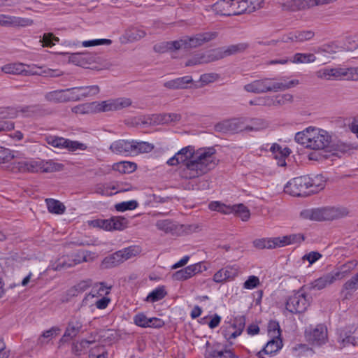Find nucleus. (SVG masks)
<instances>
[{"label": "nucleus", "mask_w": 358, "mask_h": 358, "mask_svg": "<svg viewBox=\"0 0 358 358\" xmlns=\"http://www.w3.org/2000/svg\"><path fill=\"white\" fill-rule=\"evenodd\" d=\"M218 162L214 147L200 148L196 150L194 146L187 145L171 157L167 161V164L169 166L184 164L185 167L180 172L181 177L185 179H193L214 169Z\"/></svg>", "instance_id": "1"}, {"label": "nucleus", "mask_w": 358, "mask_h": 358, "mask_svg": "<svg viewBox=\"0 0 358 358\" xmlns=\"http://www.w3.org/2000/svg\"><path fill=\"white\" fill-rule=\"evenodd\" d=\"M294 139L296 142L306 148L327 150L328 146L331 142V136L324 129L310 127L297 132Z\"/></svg>", "instance_id": "2"}, {"label": "nucleus", "mask_w": 358, "mask_h": 358, "mask_svg": "<svg viewBox=\"0 0 358 358\" xmlns=\"http://www.w3.org/2000/svg\"><path fill=\"white\" fill-rule=\"evenodd\" d=\"M299 81L296 79L287 80L286 78L282 77L277 80L273 78H264L256 80L244 86V90L248 92L255 94L266 93L268 92L285 91L299 85Z\"/></svg>", "instance_id": "3"}, {"label": "nucleus", "mask_w": 358, "mask_h": 358, "mask_svg": "<svg viewBox=\"0 0 358 358\" xmlns=\"http://www.w3.org/2000/svg\"><path fill=\"white\" fill-rule=\"evenodd\" d=\"M347 214L348 211L345 208L327 207L304 210L301 212L300 217L305 220L324 221L338 219Z\"/></svg>", "instance_id": "4"}, {"label": "nucleus", "mask_w": 358, "mask_h": 358, "mask_svg": "<svg viewBox=\"0 0 358 358\" xmlns=\"http://www.w3.org/2000/svg\"><path fill=\"white\" fill-rule=\"evenodd\" d=\"M307 287L303 286L298 291L288 296L285 303L286 310L291 313H304L311 303L312 298L306 292Z\"/></svg>", "instance_id": "5"}, {"label": "nucleus", "mask_w": 358, "mask_h": 358, "mask_svg": "<svg viewBox=\"0 0 358 358\" xmlns=\"http://www.w3.org/2000/svg\"><path fill=\"white\" fill-rule=\"evenodd\" d=\"M217 35L216 32L198 34L192 37H185L182 39L172 41L171 43H169V47L175 48V50L194 48L215 38Z\"/></svg>", "instance_id": "6"}, {"label": "nucleus", "mask_w": 358, "mask_h": 358, "mask_svg": "<svg viewBox=\"0 0 358 358\" xmlns=\"http://www.w3.org/2000/svg\"><path fill=\"white\" fill-rule=\"evenodd\" d=\"M139 252L140 249L138 246L132 245L125 248L106 257L102 261V266L106 268L117 266L124 262L136 256Z\"/></svg>", "instance_id": "7"}, {"label": "nucleus", "mask_w": 358, "mask_h": 358, "mask_svg": "<svg viewBox=\"0 0 358 358\" xmlns=\"http://www.w3.org/2000/svg\"><path fill=\"white\" fill-rule=\"evenodd\" d=\"M308 176L294 178L289 180L284 187V192L294 196H306L310 194Z\"/></svg>", "instance_id": "8"}, {"label": "nucleus", "mask_w": 358, "mask_h": 358, "mask_svg": "<svg viewBox=\"0 0 358 358\" xmlns=\"http://www.w3.org/2000/svg\"><path fill=\"white\" fill-rule=\"evenodd\" d=\"M263 0H239L231 3V12L224 13L225 15H239L243 13H250L262 7Z\"/></svg>", "instance_id": "9"}, {"label": "nucleus", "mask_w": 358, "mask_h": 358, "mask_svg": "<svg viewBox=\"0 0 358 358\" xmlns=\"http://www.w3.org/2000/svg\"><path fill=\"white\" fill-rule=\"evenodd\" d=\"M45 141L48 145L54 148L59 149H67L69 151L72 152L77 150H85L87 148L84 143L56 136H49L45 137Z\"/></svg>", "instance_id": "10"}, {"label": "nucleus", "mask_w": 358, "mask_h": 358, "mask_svg": "<svg viewBox=\"0 0 358 358\" xmlns=\"http://www.w3.org/2000/svg\"><path fill=\"white\" fill-rule=\"evenodd\" d=\"M131 103L130 99L125 97L112 99L100 102L94 101L96 113L122 110L130 106Z\"/></svg>", "instance_id": "11"}, {"label": "nucleus", "mask_w": 358, "mask_h": 358, "mask_svg": "<svg viewBox=\"0 0 358 358\" xmlns=\"http://www.w3.org/2000/svg\"><path fill=\"white\" fill-rule=\"evenodd\" d=\"M227 127L234 132H238L243 130L245 131H259L261 129L268 127V122L260 118H255L251 120V124L248 125L245 127L241 126L240 120H234L226 123Z\"/></svg>", "instance_id": "12"}, {"label": "nucleus", "mask_w": 358, "mask_h": 358, "mask_svg": "<svg viewBox=\"0 0 358 358\" xmlns=\"http://www.w3.org/2000/svg\"><path fill=\"white\" fill-rule=\"evenodd\" d=\"M306 337L313 345H321L327 339V328L322 324L317 325L315 328L306 331Z\"/></svg>", "instance_id": "13"}, {"label": "nucleus", "mask_w": 358, "mask_h": 358, "mask_svg": "<svg viewBox=\"0 0 358 358\" xmlns=\"http://www.w3.org/2000/svg\"><path fill=\"white\" fill-rule=\"evenodd\" d=\"M83 327L81 317L73 315L69 320L65 332L61 338V341L66 342L75 338Z\"/></svg>", "instance_id": "14"}, {"label": "nucleus", "mask_w": 358, "mask_h": 358, "mask_svg": "<svg viewBox=\"0 0 358 358\" xmlns=\"http://www.w3.org/2000/svg\"><path fill=\"white\" fill-rule=\"evenodd\" d=\"M239 268L237 266H227L220 269L213 275V281L217 283H223L234 280L238 276Z\"/></svg>", "instance_id": "15"}, {"label": "nucleus", "mask_w": 358, "mask_h": 358, "mask_svg": "<svg viewBox=\"0 0 358 358\" xmlns=\"http://www.w3.org/2000/svg\"><path fill=\"white\" fill-rule=\"evenodd\" d=\"M201 271V264L197 263L175 272L173 274V278L180 281L186 280Z\"/></svg>", "instance_id": "16"}, {"label": "nucleus", "mask_w": 358, "mask_h": 358, "mask_svg": "<svg viewBox=\"0 0 358 358\" xmlns=\"http://www.w3.org/2000/svg\"><path fill=\"white\" fill-rule=\"evenodd\" d=\"M248 48V44L241 43L238 44L231 45L227 48L213 49L215 55L217 57V60L225 57L242 52Z\"/></svg>", "instance_id": "17"}, {"label": "nucleus", "mask_w": 358, "mask_h": 358, "mask_svg": "<svg viewBox=\"0 0 358 358\" xmlns=\"http://www.w3.org/2000/svg\"><path fill=\"white\" fill-rule=\"evenodd\" d=\"M133 146V140L120 139L110 145V150L117 155H132Z\"/></svg>", "instance_id": "18"}, {"label": "nucleus", "mask_w": 358, "mask_h": 358, "mask_svg": "<svg viewBox=\"0 0 358 358\" xmlns=\"http://www.w3.org/2000/svg\"><path fill=\"white\" fill-rule=\"evenodd\" d=\"M331 78L338 79L345 77L347 79L358 80V67L357 68H331Z\"/></svg>", "instance_id": "19"}, {"label": "nucleus", "mask_w": 358, "mask_h": 358, "mask_svg": "<svg viewBox=\"0 0 358 358\" xmlns=\"http://www.w3.org/2000/svg\"><path fill=\"white\" fill-rule=\"evenodd\" d=\"M217 60V57L215 55L213 50H210L206 53L196 55L186 62L185 66H189L207 64Z\"/></svg>", "instance_id": "20"}, {"label": "nucleus", "mask_w": 358, "mask_h": 358, "mask_svg": "<svg viewBox=\"0 0 358 358\" xmlns=\"http://www.w3.org/2000/svg\"><path fill=\"white\" fill-rule=\"evenodd\" d=\"M303 236L301 234H291L282 237L273 238V248L284 247L290 244L300 243L303 241Z\"/></svg>", "instance_id": "21"}, {"label": "nucleus", "mask_w": 358, "mask_h": 358, "mask_svg": "<svg viewBox=\"0 0 358 358\" xmlns=\"http://www.w3.org/2000/svg\"><path fill=\"white\" fill-rule=\"evenodd\" d=\"M86 261L84 255L82 256V259H71V257H62L57 262L52 264V268L56 271H60L62 269H66L72 267L75 265L83 263Z\"/></svg>", "instance_id": "22"}, {"label": "nucleus", "mask_w": 358, "mask_h": 358, "mask_svg": "<svg viewBox=\"0 0 358 358\" xmlns=\"http://www.w3.org/2000/svg\"><path fill=\"white\" fill-rule=\"evenodd\" d=\"M32 24V20L6 15H0V26H22L25 27Z\"/></svg>", "instance_id": "23"}, {"label": "nucleus", "mask_w": 358, "mask_h": 358, "mask_svg": "<svg viewBox=\"0 0 358 358\" xmlns=\"http://www.w3.org/2000/svg\"><path fill=\"white\" fill-rule=\"evenodd\" d=\"M282 342L281 338H271L265 347L257 353L259 358H265L264 355H272L281 349Z\"/></svg>", "instance_id": "24"}, {"label": "nucleus", "mask_w": 358, "mask_h": 358, "mask_svg": "<svg viewBox=\"0 0 358 358\" xmlns=\"http://www.w3.org/2000/svg\"><path fill=\"white\" fill-rule=\"evenodd\" d=\"M338 348L342 349L350 345L355 346L357 344V340L352 336L350 330L347 329H340L338 336Z\"/></svg>", "instance_id": "25"}, {"label": "nucleus", "mask_w": 358, "mask_h": 358, "mask_svg": "<svg viewBox=\"0 0 358 358\" xmlns=\"http://www.w3.org/2000/svg\"><path fill=\"white\" fill-rule=\"evenodd\" d=\"M336 280L333 272L326 273L320 278L313 281L309 286L310 289L321 290L333 284Z\"/></svg>", "instance_id": "26"}, {"label": "nucleus", "mask_w": 358, "mask_h": 358, "mask_svg": "<svg viewBox=\"0 0 358 358\" xmlns=\"http://www.w3.org/2000/svg\"><path fill=\"white\" fill-rule=\"evenodd\" d=\"M358 265V262L357 260H350L348 262L345 263L340 266L337 269L333 271V273L337 280H341L348 275L355 269V268Z\"/></svg>", "instance_id": "27"}, {"label": "nucleus", "mask_w": 358, "mask_h": 358, "mask_svg": "<svg viewBox=\"0 0 358 358\" xmlns=\"http://www.w3.org/2000/svg\"><path fill=\"white\" fill-rule=\"evenodd\" d=\"M293 101L292 95L289 94H279L275 96H270L266 98L264 106H281Z\"/></svg>", "instance_id": "28"}, {"label": "nucleus", "mask_w": 358, "mask_h": 358, "mask_svg": "<svg viewBox=\"0 0 358 358\" xmlns=\"http://www.w3.org/2000/svg\"><path fill=\"white\" fill-rule=\"evenodd\" d=\"M38 160H22L14 163L13 169L20 172H37Z\"/></svg>", "instance_id": "29"}, {"label": "nucleus", "mask_w": 358, "mask_h": 358, "mask_svg": "<svg viewBox=\"0 0 358 358\" xmlns=\"http://www.w3.org/2000/svg\"><path fill=\"white\" fill-rule=\"evenodd\" d=\"M205 358H238V357L230 349L217 350L210 348L206 351Z\"/></svg>", "instance_id": "30"}, {"label": "nucleus", "mask_w": 358, "mask_h": 358, "mask_svg": "<svg viewBox=\"0 0 358 358\" xmlns=\"http://www.w3.org/2000/svg\"><path fill=\"white\" fill-rule=\"evenodd\" d=\"M38 168L37 172L41 171L44 173H50L55 171H62L64 165L59 163H56L52 160L43 161L38 160Z\"/></svg>", "instance_id": "31"}, {"label": "nucleus", "mask_w": 358, "mask_h": 358, "mask_svg": "<svg viewBox=\"0 0 358 358\" xmlns=\"http://www.w3.org/2000/svg\"><path fill=\"white\" fill-rule=\"evenodd\" d=\"M326 185V180L322 175H317L314 178L310 177L308 187L310 194H315L323 189Z\"/></svg>", "instance_id": "32"}, {"label": "nucleus", "mask_w": 358, "mask_h": 358, "mask_svg": "<svg viewBox=\"0 0 358 358\" xmlns=\"http://www.w3.org/2000/svg\"><path fill=\"white\" fill-rule=\"evenodd\" d=\"M350 150V145L331 137V142L328 146L327 151L333 152V155H338V153H345Z\"/></svg>", "instance_id": "33"}, {"label": "nucleus", "mask_w": 358, "mask_h": 358, "mask_svg": "<svg viewBox=\"0 0 358 358\" xmlns=\"http://www.w3.org/2000/svg\"><path fill=\"white\" fill-rule=\"evenodd\" d=\"M132 155H136L140 153H148L154 149V145L145 141H137L133 140Z\"/></svg>", "instance_id": "34"}, {"label": "nucleus", "mask_w": 358, "mask_h": 358, "mask_svg": "<svg viewBox=\"0 0 358 358\" xmlns=\"http://www.w3.org/2000/svg\"><path fill=\"white\" fill-rule=\"evenodd\" d=\"M26 64L23 63H10L1 67V71L7 74L20 75L24 71Z\"/></svg>", "instance_id": "35"}, {"label": "nucleus", "mask_w": 358, "mask_h": 358, "mask_svg": "<svg viewBox=\"0 0 358 358\" xmlns=\"http://www.w3.org/2000/svg\"><path fill=\"white\" fill-rule=\"evenodd\" d=\"M46 205L48 211L51 213L61 215L65 211V206L58 200L53 199H46Z\"/></svg>", "instance_id": "36"}, {"label": "nucleus", "mask_w": 358, "mask_h": 358, "mask_svg": "<svg viewBox=\"0 0 358 358\" xmlns=\"http://www.w3.org/2000/svg\"><path fill=\"white\" fill-rule=\"evenodd\" d=\"M45 100L55 103H65L64 90H57L45 93Z\"/></svg>", "instance_id": "37"}, {"label": "nucleus", "mask_w": 358, "mask_h": 358, "mask_svg": "<svg viewBox=\"0 0 358 358\" xmlns=\"http://www.w3.org/2000/svg\"><path fill=\"white\" fill-rule=\"evenodd\" d=\"M358 289V272L348 280L343 285L342 292H345V296L351 295Z\"/></svg>", "instance_id": "38"}, {"label": "nucleus", "mask_w": 358, "mask_h": 358, "mask_svg": "<svg viewBox=\"0 0 358 358\" xmlns=\"http://www.w3.org/2000/svg\"><path fill=\"white\" fill-rule=\"evenodd\" d=\"M113 169L121 173H129L136 169V164L133 162L122 161L113 165Z\"/></svg>", "instance_id": "39"}, {"label": "nucleus", "mask_w": 358, "mask_h": 358, "mask_svg": "<svg viewBox=\"0 0 358 358\" xmlns=\"http://www.w3.org/2000/svg\"><path fill=\"white\" fill-rule=\"evenodd\" d=\"M18 113H22L25 117H35L36 115H41L43 109L39 105H30L20 106L17 108Z\"/></svg>", "instance_id": "40"}, {"label": "nucleus", "mask_w": 358, "mask_h": 358, "mask_svg": "<svg viewBox=\"0 0 358 358\" xmlns=\"http://www.w3.org/2000/svg\"><path fill=\"white\" fill-rule=\"evenodd\" d=\"M110 228L109 231L123 230L127 227L128 222L126 218L122 216H113L108 219Z\"/></svg>", "instance_id": "41"}, {"label": "nucleus", "mask_w": 358, "mask_h": 358, "mask_svg": "<svg viewBox=\"0 0 358 358\" xmlns=\"http://www.w3.org/2000/svg\"><path fill=\"white\" fill-rule=\"evenodd\" d=\"M316 57L312 53H296L293 55L290 62L294 64L313 63L315 62Z\"/></svg>", "instance_id": "42"}, {"label": "nucleus", "mask_w": 358, "mask_h": 358, "mask_svg": "<svg viewBox=\"0 0 358 358\" xmlns=\"http://www.w3.org/2000/svg\"><path fill=\"white\" fill-rule=\"evenodd\" d=\"M92 285L91 280H82L79 282L77 285L72 287L68 290V294L71 296H77L83 292H84L87 289H88Z\"/></svg>", "instance_id": "43"}, {"label": "nucleus", "mask_w": 358, "mask_h": 358, "mask_svg": "<svg viewBox=\"0 0 358 358\" xmlns=\"http://www.w3.org/2000/svg\"><path fill=\"white\" fill-rule=\"evenodd\" d=\"M167 294L164 287H158L153 289L146 297L145 301L150 303H155L162 300Z\"/></svg>", "instance_id": "44"}, {"label": "nucleus", "mask_w": 358, "mask_h": 358, "mask_svg": "<svg viewBox=\"0 0 358 358\" xmlns=\"http://www.w3.org/2000/svg\"><path fill=\"white\" fill-rule=\"evenodd\" d=\"M157 228L166 234L173 233L177 229L176 224L171 220H162L156 222Z\"/></svg>", "instance_id": "45"}, {"label": "nucleus", "mask_w": 358, "mask_h": 358, "mask_svg": "<svg viewBox=\"0 0 358 358\" xmlns=\"http://www.w3.org/2000/svg\"><path fill=\"white\" fill-rule=\"evenodd\" d=\"M146 35L144 30L133 27L128 29L125 33V36L129 42L138 41Z\"/></svg>", "instance_id": "46"}, {"label": "nucleus", "mask_w": 358, "mask_h": 358, "mask_svg": "<svg viewBox=\"0 0 358 358\" xmlns=\"http://www.w3.org/2000/svg\"><path fill=\"white\" fill-rule=\"evenodd\" d=\"M79 87L67 88L64 90L65 103L80 101Z\"/></svg>", "instance_id": "47"}, {"label": "nucleus", "mask_w": 358, "mask_h": 358, "mask_svg": "<svg viewBox=\"0 0 358 358\" xmlns=\"http://www.w3.org/2000/svg\"><path fill=\"white\" fill-rule=\"evenodd\" d=\"M79 90L81 100L86 97L96 95L100 92V88L98 85L80 86Z\"/></svg>", "instance_id": "48"}, {"label": "nucleus", "mask_w": 358, "mask_h": 358, "mask_svg": "<svg viewBox=\"0 0 358 358\" xmlns=\"http://www.w3.org/2000/svg\"><path fill=\"white\" fill-rule=\"evenodd\" d=\"M61 329L58 327H52L50 329L45 331L42 335L38 338V343L40 344H43L45 343H48L52 338L57 336Z\"/></svg>", "instance_id": "49"}, {"label": "nucleus", "mask_w": 358, "mask_h": 358, "mask_svg": "<svg viewBox=\"0 0 358 358\" xmlns=\"http://www.w3.org/2000/svg\"><path fill=\"white\" fill-rule=\"evenodd\" d=\"M233 213L241 217L243 221H247L250 216V210L242 203L234 205Z\"/></svg>", "instance_id": "50"}, {"label": "nucleus", "mask_w": 358, "mask_h": 358, "mask_svg": "<svg viewBox=\"0 0 358 358\" xmlns=\"http://www.w3.org/2000/svg\"><path fill=\"white\" fill-rule=\"evenodd\" d=\"M268 332L271 338H280L281 331L279 323L271 320L268 324Z\"/></svg>", "instance_id": "51"}, {"label": "nucleus", "mask_w": 358, "mask_h": 358, "mask_svg": "<svg viewBox=\"0 0 358 358\" xmlns=\"http://www.w3.org/2000/svg\"><path fill=\"white\" fill-rule=\"evenodd\" d=\"M94 343V341H87L85 339L81 340L79 342L76 343L73 345V351L76 355H79L81 353L84 352L88 348L90 344Z\"/></svg>", "instance_id": "52"}, {"label": "nucleus", "mask_w": 358, "mask_h": 358, "mask_svg": "<svg viewBox=\"0 0 358 358\" xmlns=\"http://www.w3.org/2000/svg\"><path fill=\"white\" fill-rule=\"evenodd\" d=\"M73 111L80 114L96 113L94 101L89 103L79 105L73 108Z\"/></svg>", "instance_id": "53"}, {"label": "nucleus", "mask_w": 358, "mask_h": 358, "mask_svg": "<svg viewBox=\"0 0 358 358\" xmlns=\"http://www.w3.org/2000/svg\"><path fill=\"white\" fill-rule=\"evenodd\" d=\"M18 115V109L15 108H0V119H12Z\"/></svg>", "instance_id": "54"}, {"label": "nucleus", "mask_w": 358, "mask_h": 358, "mask_svg": "<svg viewBox=\"0 0 358 358\" xmlns=\"http://www.w3.org/2000/svg\"><path fill=\"white\" fill-rule=\"evenodd\" d=\"M138 206V202L135 200H131L129 201H123L119 203H117L115 206V209L120 212H124L127 210H134Z\"/></svg>", "instance_id": "55"}, {"label": "nucleus", "mask_w": 358, "mask_h": 358, "mask_svg": "<svg viewBox=\"0 0 358 358\" xmlns=\"http://www.w3.org/2000/svg\"><path fill=\"white\" fill-rule=\"evenodd\" d=\"M40 41L43 43V46L51 48L55 45L56 42L59 41V38L55 36L52 33H45Z\"/></svg>", "instance_id": "56"}, {"label": "nucleus", "mask_w": 358, "mask_h": 358, "mask_svg": "<svg viewBox=\"0 0 358 358\" xmlns=\"http://www.w3.org/2000/svg\"><path fill=\"white\" fill-rule=\"evenodd\" d=\"M297 43H302L312 39L315 33L311 30L295 31Z\"/></svg>", "instance_id": "57"}, {"label": "nucleus", "mask_w": 358, "mask_h": 358, "mask_svg": "<svg viewBox=\"0 0 358 358\" xmlns=\"http://www.w3.org/2000/svg\"><path fill=\"white\" fill-rule=\"evenodd\" d=\"M293 1L299 10H305L317 6L316 0H294Z\"/></svg>", "instance_id": "58"}, {"label": "nucleus", "mask_w": 358, "mask_h": 358, "mask_svg": "<svg viewBox=\"0 0 358 358\" xmlns=\"http://www.w3.org/2000/svg\"><path fill=\"white\" fill-rule=\"evenodd\" d=\"M273 238H259L253 241V245L258 249H272Z\"/></svg>", "instance_id": "59"}, {"label": "nucleus", "mask_w": 358, "mask_h": 358, "mask_svg": "<svg viewBox=\"0 0 358 358\" xmlns=\"http://www.w3.org/2000/svg\"><path fill=\"white\" fill-rule=\"evenodd\" d=\"M260 284L259 279L255 275H250L243 283V288L246 289H252L257 287Z\"/></svg>", "instance_id": "60"}, {"label": "nucleus", "mask_w": 358, "mask_h": 358, "mask_svg": "<svg viewBox=\"0 0 358 358\" xmlns=\"http://www.w3.org/2000/svg\"><path fill=\"white\" fill-rule=\"evenodd\" d=\"M90 224L93 227H97L100 229H103L106 231H109L110 228V222H108V219H96L90 221Z\"/></svg>", "instance_id": "61"}, {"label": "nucleus", "mask_w": 358, "mask_h": 358, "mask_svg": "<svg viewBox=\"0 0 358 358\" xmlns=\"http://www.w3.org/2000/svg\"><path fill=\"white\" fill-rule=\"evenodd\" d=\"M220 78L219 74L216 73H208L202 74L200 76V81L204 85H208L209 83H213L217 80Z\"/></svg>", "instance_id": "62"}, {"label": "nucleus", "mask_w": 358, "mask_h": 358, "mask_svg": "<svg viewBox=\"0 0 358 358\" xmlns=\"http://www.w3.org/2000/svg\"><path fill=\"white\" fill-rule=\"evenodd\" d=\"M322 257V255L316 251H312L303 256V260H307L310 264H314Z\"/></svg>", "instance_id": "63"}, {"label": "nucleus", "mask_w": 358, "mask_h": 358, "mask_svg": "<svg viewBox=\"0 0 358 358\" xmlns=\"http://www.w3.org/2000/svg\"><path fill=\"white\" fill-rule=\"evenodd\" d=\"M149 318H148L143 313H138L134 317L135 324L141 327H147V323Z\"/></svg>", "instance_id": "64"}]
</instances>
